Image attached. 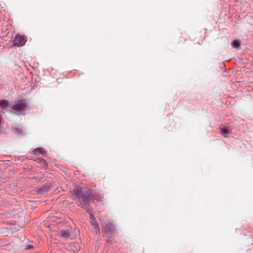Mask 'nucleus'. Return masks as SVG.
Listing matches in <instances>:
<instances>
[{
    "label": "nucleus",
    "instance_id": "obj_1",
    "mask_svg": "<svg viewBox=\"0 0 253 253\" xmlns=\"http://www.w3.org/2000/svg\"><path fill=\"white\" fill-rule=\"evenodd\" d=\"M72 198L76 201L78 206L84 208L87 212L90 211L89 203L93 198L90 193H84L79 187H76L72 195Z\"/></svg>",
    "mask_w": 253,
    "mask_h": 253
},
{
    "label": "nucleus",
    "instance_id": "obj_2",
    "mask_svg": "<svg viewBox=\"0 0 253 253\" xmlns=\"http://www.w3.org/2000/svg\"><path fill=\"white\" fill-rule=\"evenodd\" d=\"M26 42V37L17 34L13 40V44L15 46L20 47L25 45Z\"/></svg>",
    "mask_w": 253,
    "mask_h": 253
},
{
    "label": "nucleus",
    "instance_id": "obj_3",
    "mask_svg": "<svg viewBox=\"0 0 253 253\" xmlns=\"http://www.w3.org/2000/svg\"><path fill=\"white\" fill-rule=\"evenodd\" d=\"M26 104L24 102H19L17 104L13 105L12 106V108L13 110L16 111H23L26 108Z\"/></svg>",
    "mask_w": 253,
    "mask_h": 253
},
{
    "label": "nucleus",
    "instance_id": "obj_4",
    "mask_svg": "<svg viewBox=\"0 0 253 253\" xmlns=\"http://www.w3.org/2000/svg\"><path fill=\"white\" fill-rule=\"evenodd\" d=\"M90 223L91 225L93 226L94 229L95 230V232L96 233H98L99 232V228L98 227V223L94 217V216L90 214Z\"/></svg>",
    "mask_w": 253,
    "mask_h": 253
},
{
    "label": "nucleus",
    "instance_id": "obj_5",
    "mask_svg": "<svg viewBox=\"0 0 253 253\" xmlns=\"http://www.w3.org/2000/svg\"><path fill=\"white\" fill-rule=\"evenodd\" d=\"M220 129L221 133L225 137L226 136L227 134L230 133L231 131L230 127L228 126L220 127Z\"/></svg>",
    "mask_w": 253,
    "mask_h": 253
},
{
    "label": "nucleus",
    "instance_id": "obj_6",
    "mask_svg": "<svg viewBox=\"0 0 253 253\" xmlns=\"http://www.w3.org/2000/svg\"><path fill=\"white\" fill-rule=\"evenodd\" d=\"M115 229V226L113 224L108 223L106 224L104 227V230L107 232H112Z\"/></svg>",
    "mask_w": 253,
    "mask_h": 253
},
{
    "label": "nucleus",
    "instance_id": "obj_7",
    "mask_svg": "<svg viewBox=\"0 0 253 253\" xmlns=\"http://www.w3.org/2000/svg\"><path fill=\"white\" fill-rule=\"evenodd\" d=\"M60 234L61 237L64 238H68L70 237V231L68 229L61 230Z\"/></svg>",
    "mask_w": 253,
    "mask_h": 253
},
{
    "label": "nucleus",
    "instance_id": "obj_8",
    "mask_svg": "<svg viewBox=\"0 0 253 253\" xmlns=\"http://www.w3.org/2000/svg\"><path fill=\"white\" fill-rule=\"evenodd\" d=\"M34 154H35V155H38L39 154H41L43 156H44L45 154V153L44 152V149L42 147H41V148H37L35 150H34Z\"/></svg>",
    "mask_w": 253,
    "mask_h": 253
},
{
    "label": "nucleus",
    "instance_id": "obj_9",
    "mask_svg": "<svg viewBox=\"0 0 253 253\" xmlns=\"http://www.w3.org/2000/svg\"><path fill=\"white\" fill-rule=\"evenodd\" d=\"M8 102L5 100H2L0 101V107L2 108H4L7 107Z\"/></svg>",
    "mask_w": 253,
    "mask_h": 253
},
{
    "label": "nucleus",
    "instance_id": "obj_10",
    "mask_svg": "<svg viewBox=\"0 0 253 253\" xmlns=\"http://www.w3.org/2000/svg\"><path fill=\"white\" fill-rule=\"evenodd\" d=\"M233 48H238L240 46V43L238 41H234L232 43Z\"/></svg>",
    "mask_w": 253,
    "mask_h": 253
},
{
    "label": "nucleus",
    "instance_id": "obj_11",
    "mask_svg": "<svg viewBox=\"0 0 253 253\" xmlns=\"http://www.w3.org/2000/svg\"><path fill=\"white\" fill-rule=\"evenodd\" d=\"M14 131L15 133H17L18 134H22V130L21 128L15 127L14 129Z\"/></svg>",
    "mask_w": 253,
    "mask_h": 253
},
{
    "label": "nucleus",
    "instance_id": "obj_12",
    "mask_svg": "<svg viewBox=\"0 0 253 253\" xmlns=\"http://www.w3.org/2000/svg\"><path fill=\"white\" fill-rule=\"evenodd\" d=\"M49 186H43L42 188H41V190L42 192H45V191H47L48 189H49Z\"/></svg>",
    "mask_w": 253,
    "mask_h": 253
},
{
    "label": "nucleus",
    "instance_id": "obj_13",
    "mask_svg": "<svg viewBox=\"0 0 253 253\" xmlns=\"http://www.w3.org/2000/svg\"><path fill=\"white\" fill-rule=\"evenodd\" d=\"M34 248V246L33 245H30L27 246L26 249H28V250H30V249H33Z\"/></svg>",
    "mask_w": 253,
    "mask_h": 253
}]
</instances>
